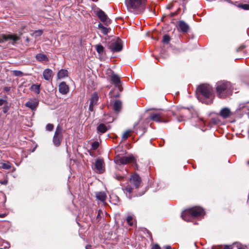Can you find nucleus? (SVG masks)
<instances>
[{
  "mask_svg": "<svg viewBox=\"0 0 249 249\" xmlns=\"http://www.w3.org/2000/svg\"><path fill=\"white\" fill-rule=\"evenodd\" d=\"M122 107V102L119 100H116L113 104V108L116 112L119 111Z\"/></svg>",
  "mask_w": 249,
  "mask_h": 249,
  "instance_id": "obj_25",
  "label": "nucleus"
},
{
  "mask_svg": "<svg viewBox=\"0 0 249 249\" xmlns=\"http://www.w3.org/2000/svg\"><path fill=\"white\" fill-rule=\"evenodd\" d=\"M4 216H5L4 214H0V217H4Z\"/></svg>",
  "mask_w": 249,
  "mask_h": 249,
  "instance_id": "obj_46",
  "label": "nucleus"
},
{
  "mask_svg": "<svg viewBox=\"0 0 249 249\" xmlns=\"http://www.w3.org/2000/svg\"><path fill=\"white\" fill-rule=\"evenodd\" d=\"M38 105V100L36 99H32L28 101L25 104V106L34 110L36 109V108Z\"/></svg>",
  "mask_w": 249,
  "mask_h": 249,
  "instance_id": "obj_12",
  "label": "nucleus"
},
{
  "mask_svg": "<svg viewBox=\"0 0 249 249\" xmlns=\"http://www.w3.org/2000/svg\"><path fill=\"white\" fill-rule=\"evenodd\" d=\"M103 164L104 161L102 159H97L96 160L94 166L95 168L97 170V171L99 173H102L103 171Z\"/></svg>",
  "mask_w": 249,
  "mask_h": 249,
  "instance_id": "obj_16",
  "label": "nucleus"
},
{
  "mask_svg": "<svg viewBox=\"0 0 249 249\" xmlns=\"http://www.w3.org/2000/svg\"><path fill=\"white\" fill-rule=\"evenodd\" d=\"M43 31L41 30H36L33 31L31 33V36L35 37L36 38L42 35Z\"/></svg>",
  "mask_w": 249,
  "mask_h": 249,
  "instance_id": "obj_28",
  "label": "nucleus"
},
{
  "mask_svg": "<svg viewBox=\"0 0 249 249\" xmlns=\"http://www.w3.org/2000/svg\"><path fill=\"white\" fill-rule=\"evenodd\" d=\"M59 91L62 94H66L69 91V87L65 82H62L59 85Z\"/></svg>",
  "mask_w": 249,
  "mask_h": 249,
  "instance_id": "obj_14",
  "label": "nucleus"
},
{
  "mask_svg": "<svg viewBox=\"0 0 249 249\" xmlns=\"http://www.w3.org/2000/svg\"><path fill=\"white\" fill-rule=\"evenodd\" d=\"M57 78L61 79L68 76V71L66 70L61 69L57 73Z\"/></svg>",
  "mask_w": 249,
  "mask_h": 249,
  "instance_id": "obj_24",
  "label": "nucleus"
},
{
  "mask_svg": "<svg viewBox=\"0 0 249 249\" xmlns=\"http://www.w3.org/2000/svg\"><path fill=\"white\" fill-rule=\"evenodd\" d=\"M62 127L58 125L53 137V142L55 146H59L63 139Z\"/></svg>",
  "mask_w": 249,
  "mask_h": 249,
  "instance_id": "obj_5",
  "label": "nucleus"
},
{
  "mask_svg": "<svg viewBox=\"0 0 249 249\" xmlns=\"http://www.w3.org/2000/svg\"><path fill=\"white\" fill-rule=\"evenodd\" d=\"M178 29L182 32H187L189 29V26L183 21H179L178 22Z\"/></svg>",
  "mask_w": 249,
  "mask_h": 249,
  "instance_id": "obj_19",
  "label": "nucleus"
},
{
  "mask_svg": "<svg viewBox=\"0 0 249 249\" xmlns=\"http://www.w3.org/2000/svg\"><path fill=\"white\" fill-rule=\"evenodd\" d=\"M96 197L97 199L102 202H104L107 198V195L104 192H99L96 193Z\"/></svg>",
  "mask_w": 249,
  "mask_h": 249,
  "instance_id": "obj_22",
  "label": "nucleus"
},
{
  "mask_svg": "<svg viewBox=\"0 0 249 249\" xmlns=\"http://www.w3.org/2000/svg\"><path fill=\"white\" fill-rule=\"evenodd\" d=\"M0 183L1 184H4V185H6L8 183V180L7 179H4V180L3 181H0Z\"/></svg>",
  "mask_w": 249,
  "mask_h": 249,
  "instance_id": "obj_42",
  "label": "nucleus"
},
{
  "mask_svg": "<svg viewBox=\"0 0 249 249\" xmlns=\"http://www.w3.org/2000/svg\"><path fill=\"white\" fill-rule=\"evenodd\" d=\"M111 80L112 82V83H114V84L115 85V86L118 87L119 88V89L121 91L122 89L120 87V77L116 74H113L111 76Z\"/></svg>",
  "mask_w": 249,
  "mask_h": 249,
  "instance_id": "obj_18",
  "label": "nucleus"
},
{
  "mask_svg": "<svg viewBox=\"0 0 249 249\" xmlns=\"http://www.w3.org/2000/svg\"><path fill=\"white\" fill-rule=\"evenodd\" d=\"M95 48L97 52L99 55H101L105 53V50L104 47L98 44L95 46Z\"/></svg>",
  "mask_w": 249,
  "mask_h": 249,
  "instance_id": "obj_26",
  "label": "nucleus"
},
{
  "mask_svg": "<svg viewBox=\"0 0 249 249\" xmlns=\"http://www.w3.org/2000/svg\"><path fill=\"white\" fill-rule=\"evenodd\" d=\"M198 93L201 94L204 98L203 100H201L202 103L206 104H211L214 98L213 88L211 86L206 85H202L199 86L196 90Z\"/></svg>",
  "mask_w": 249,
  "mask_h": 249,
  "instance_id": "obj_1",
  "label": "nucleus"
},
{
  "mask_svg": "<svg viewBox=\"0 0 249 249\" xmlns=\"http://www.w3.org/2000/svg\"><path fill=\"white\" fill-rule=\"evenodd\" d=\"M183 120V119H178V122H181Z\"/></svg>",
  "mask_w": 249,
  "mask_h": 249,
  "instance_id": "obj_49",
  "label": "nucleus"
},
{
  "mask_svg": "<svg viewBox=\"0 0 249 249\" xmlns=\"http://www.w3.org/2000/svg\"><path fill=\"white\" fill-rule=\"evenodd\" d=\"M126 221L128 224L131 226L134 225V221L133 217L132 216H128L126 218Z\"/></svg>",
  "mask_w": 249,
  "mask_h": 249,
  "instance_id": "obj_32",
  "label": "nucleus"
},
{
  "mask_svg": "<svg viewBox=\"0 0 249 249\" xmlns=\"http://www.w3.org/2000/svg\"><path fill=\"white\" fill-rule=\"evenodd\" d=\"M232 115L230 109L227 107L222 108L220 112V115L223 118L226 119Z\"/></svg>",
  "mask_w": 249,
  "mask_h": 249,
  "instance_id": "obj_17",
  "label": "nucleus"
},
{
  "mask_svg": "<svg viewBox=\"0 0 249 249\" xmlns=\"http://www.w3.org/2000/svg\"><path fill=\"white\" fill-rule=\"evenodd\" d=\"M241 7L244 10H249V4H243L242 5Z\"/></svg>",
  "mask_w": 249,
  "mask_h": 249,
  "instance_id": "obj_38",
  "label": "nucleus"
},
{
  "mask_svg": "<svg viewBox=\"0 0 249 249\" xmlns=\"http://www.w3.org/2000/svg\"><path fill=\"white\" fill-rule=\"evenodd\" d=\"M92 148L93 150H95L97 149V148L99 147V143L97 142H94L92 143Z\"/></svg>",
  "mask_w": 249,
  "mask_h": 249,
  "instance_id": "obj_36",
  "label": "nucleus"
},
{
  "mask_svg": "<svg viewBox=\"0 0 249 249\" xmlns=\"http://www.w3.org/2000/svg\"><path fill=\"white\" fill-rule=\"evenodd\" d=\"M53 128V125L51 124H48L46 125V129L48 131H52Z\"/></svg>",
  "mask_w": 249,
  "mask_h": 249,
  "instance_id": "obj_35",
  "label": "nucleus"
},
{
  "mask_svg": "<svg viewBox=\"0 0 249 249\" xmlns=\"http://www.w3.org/2000/svg\"><path fill=\"white\" fill-rule=\"evenodd\" d=\"M233 245H218L213 246L211 249H233Z\"/></svg>",
  "mask_w": 249,
  "mask_h": 249,
  "instance_id": "obj_21",
  "label": "nucleus"
},
{
  "mask_svg": "<svg viewBox=\"0 0 249 249\" xmlns=\"http://www.w3.org/2000/svg\"><path fill=\"white\" fill-rule=\"evenodd\" d=\"M170 40V36L168 35H165L163 37L162 41L165 43H168Z\"/></svg>",
  "mask_w": 249,
  "mask_h": 249,
  "instance_id": "obj_34",
  "label": "nucleus"
},
{
  "mask_svg": "<svg viewBox=\"0 0 249 249\" xmlns=\"http://www.w3.org/2000/svg\"><path fill=\"white\" fill-rule=\"evenodd\" d=\"M122 41L119 38L112 40L108 44V48L114 52H119L122 49Z\"/></svg>",
  "mask_w": 249,
  "mask_h": 249,
  "instance_id": "obj_6",
  "label": "nucleus"
},
{
  "mask_svg": "<svg viewBox=\"0 0 249 249\" xmlns=\"http://www.w3.org/2000/svg\"><path fill=\"white\" fill-rule=\"evenodd\" d=\"M146 0H125L127 10L136 14L141 13L144 9Z\"/></svg>",
  "mask_w": 249,
  "mask_h": 249,
  "instance_id": "obj_3",
  "label": "nucleus"
},
{
  "mask_svg": "<svg viewBox=\"0 0 249 249\" xmlns=\"http://www.w3.org/2000/svg\"><path fill=\"white\" fill-rule=\"evenodd\" d=\"M133 189V188L129 185H127L125 187V189H124L125 192H126V194H127V193L129 194V196H128V197L130 199L131 198V196H130V194L132 192ZM126 195L127 196V194H126Z\"/></svg>",
  "mask_w": 249,
  "mask_h": 249,
  "instance_id": "obj_30",
  "label": "nucleus"
},
{
  "mask_svg": "<svg viewBox=\"0 0 249 249\" xmlns=\"http://www.w3.org/2000/svg\"><path fill=\"white\" fill-rule=\"evenodd\" d=\"M9 107L8 106H5L3 108V112L4 113H7V112L8 111V110H9Z\"/></svg>",
  "mask_w": 249,
  "mask_h": 249,
  "instance_id": "obj_40",
  "label": "nucleus"
},
{
  "mask_svg": "<svg viewBox=\"0 0 249 249\" xmlns=\"http://www.w3.org/2000/svg\"><path fill=\"white\" fill-rule=\"evenodd\" d=\"M98 100V96L96 92H94L89 99L90 104L89 109L90 111L94 110V107L97 105Z\"/></svg>",
  "mask_w": 249,
  "mask_h": 249,
  "instance_id": "obj_11",
  "label": "nucleus"
},
{
  "mask_svg": "<svg viewBox=\"0 0 249 249\" xmlns=\"http://www.w3.org/2000/svg\"><path fill=\"white\" fill-rule=\"evenodd\" d=\"M204 210L200 207H195L183 211L181 217L186 221H190L192 218L198 217L203 215Z\"/></svg>",
  "mask_w": 249,
  "mask_h": 249,
  "instance_id": "obj_4",
  "label": "nucleus"
},
{
  "mask_svg": "<svg viewBox=\"0 0 249 249\" xmlns=\"http://www.w3.org/2000/svg\"><path fill=\"white\" fill-rule=\"evenodd\" d=\"M238 249H245L243 248H238Z\"/></svg>",
  "mask_w": 249,
  "mask_h": 249,
  "instance_id": "obj_50",
  "label": "nucleus"
},
{
  "mask_svg": "<svg viewBox=\"0 0 249 249\" xmlns=\"http://www.w3.org/2000/svg\"><path fill=\"white\" fill-rule=\"evenodd\" d=\"M165 249H171V247L170 246H166L164 247Z\"/></svg>",
  "mask_w": 249,
  "mask_h": 249,
  "instance_id": "obj_44",
  "label": "nucleus"
},
{
  "mask_svg": "<svg viewBox=\"0 0 249 249\" xmlns=\"http://www.w3.org/2000/svg\"><path fill=\"white\" fill-rule=\"evenodd\" d=\"M114 161L116 164H124L135 161L134 158L132 156H120L118 155L115 157Z\"/></svg>",
  "mask_w": 249,
  "mask_h": 249,
  "instance_id": "obj_7",
  "label": "nucleus"
},
{
  "mask_svg": "<svg viewBox=\"0 0 249 249\" xmlns=\"http://www.w3.org/2000/svg\"><path fill=\"white\" fill-rule=\"evenodd\" d=\"M216 90L218 96L224 98L230 95L232 92V86L229 82L220 81L216 83Z\"/></svg>",
  "mask_w": 249,
  "mask_h": 249,
  "instance_id": "obj_2",
  "label": "nucleus"
},
{
  "mask_svg": "<svg viewBox=\"0 0 249 249\" xmlns=\"http://www.w3.org/2000/svg\"><path fill=\"white\" fill-rule=\"evenodd\" d=\"M5 90H7V91H8L9 89H8V88H7L5 89Z\"/></svg>",
  "mask_w": 249,
  "mask_h": 249,
  "instance_id": "obj_51",
  "label": "nucleus"
},
{
  "mask_svg": "<svg viewBox=\"0 0 249 249\" xmlns=\"http://www.w3.org/2000/svg\"><path fill=\"white\" fill-rule=\"evenodd\" d=\"M98 28L101 29L102 33L104 35H107L108 33L109 29L104 27L101 23L98 24Z\"/></svg>",
  "mask_w": 249,
  "mask_h": 249,
  "instance_id": "obj_29",
  "label": "nucleus"
},
{
  "mask_svg": "<svg viewBox=\"0 0 249 249\" xmlns=\"http://www.w3.org/2000/svg\"><path fill=\"white\" fill-rule=\"evenodd\" d=\"M110 127V126L109 125H107L104 124H101L98 126L97 129L98 132L104 133L107 131Z\"/></svg>",
  "mask_w": 249,
  "mask_h": 249,
  "instance_id": "obj_20",
  "label": "nucleus"
},
{
  "mask_svg": "<svg viewBox=\"0 0 249 249\" xmlns=\"http://www.w3.org/2000/svg\"><path fill=\"white\" fill-rule=\"evenodd\" d=\"M167 8H168V9H170V8H171V7H167Z\"/></svg>",
  "mask_w": 249,
  "mask_h": 249,
  "instance_id": "obj_52",
  "label": "nucleus"
},
{
  "mask_svg": "<svg viewBox=\"0 0 249 249\" xmlns=\"http://www.w3.org/2000/svg\"><path fill=\"white\" fill-rule=\"evenodd\" d=\"M44 78L47 81H51L53 76V72L50 69H45L43 72Z\"/></svg>",
  "mask_w": 249,
  "mask_h": 249,
  "instance_id": "obj_15",
  "label": "nucleus"
},
{
  "mask_svg": "<svg viewBox=\"0 0 249 249\" xmlns=\"http://www.w3.org/2000/svg\"><path fill=\"white\" fill-rule=\"evenodd\" d=\"M36 60L38 61H48L49 60L47 56L43 53L37 54L36 56Z\"/></svg>",
  "mask_w": 249,
  "mask_h": 249,
  "instance_id": "obj_23",
  "label": "nucleus"
},
{
  "mask_svg": "<svg viewBox=\"0 0 249 249\" xmlns=\"http://www.w3.org/2000/svg\"><path fill=\"white\" fill-rule=\"evenodd\" d=\"M3 168L4 169H9L11 168V165L9 162L2 163L1 166H0V168Z\"/></svg>",
  "mask_w": 249,
  "mask_h": 249,
  "instance_id": "obj_33",
  "label": "nucleus"
},
{
  "mask_svg": "<svg viewBox=\"0 0 249 249\" xmlns=\"http://www.w3.org/2000/svg\"><path fill=\"white\" fill-rule=\"evenodd\" d=\"M138 124V123H136L134 125V128H135L137 125Z\"/></svg>",
  "mask_w": 249,
  "mask_h": 249,
  "instance_id": "obj_48",
  "label": "nucleus"
},
{
  "mask_svg": "<svg viewBox=\"0 0 249 249\" xmlns=\"http://www.w3.org/2000/svg\"><path fill=\"white\" fill-rule=\"evenodd\" d=\"M151 249H161V248L158 244H156L152 247Z\"/></svg>",
  "mask_w": 249,
  "mask_h": 249,
  "instance_id": "obj_39",
  "label": "nucleus"
},
{
  "mask_svg": "<svg viewBox=\"0 0 249 249\" xmlns=\"http://www.w3.org/2000/svg\"><path fill=\"white\" fill-rule=\"evenodd\" d=\"M130 182L133 184L136 188H137L141 183V178L137 174H134L132 175L130 178Z\"/></svg>",
  "mask_w": 249,
  "mask_h": 249,
  "instance_id": "obj_13",
  "label": "nucleus"
},
{
  "mask_svg": "<svg viewBox=\"0 0 249 249\" xmlns=\"http://www.w3.org/2000/svg\"><path fill=\"white\" fill-rule=\"evenodd\" d=\"M26 41L27 42H29L30 41V39L29 38V37H26Z\"/></svg>",
  "mask_w": 249,
  "mask_h": 249,
  "instance_id": "obj_45",
  "label": "nucleus"
},
{
  "mask_svg": "<svg viewBox=\"0 0 249 249\" xmlns=\"http://www.w3.org/2000/svg\"><path fill=\"white\" fill-rule=\"evenodd\" d=\"M123 177L122 176H116V178L118 180H120L121 178H123Z\"/></svg>",
  "mask_w": 249,
  "mask_h": 249,
  "instance_id": "obj_43",
  "label": "nucleus"
},
{
  "mask_svg": "<svg viewBox=\"0 0 249 249\" xmlns=\"http://www.w3.org/2000/svg\"><path fill=\"white\" fill-rule=\"evenodd\" d=\"M146 120H150L158 123L165 122L162 113L159 111L150 113L149 118Z\"/></svg>",
  "mask_w": 249,
  "mask_h": 249,
  "instance_id": "obj_8",
  "label": "nucleus"
},
{
  "mask_svg": "<svg viewBox=\"0 0 249 249\" xmlns=\"http://www.w3.org/2000/svg\"><path fill=\"white\" fill-rule=\"evenodd\" d=\"M0 249H2L0 248Z\"/></svg>",
  "mask_w": 249,
  "mask_h": 249,
  "instance_id": "obj_53",
  "label": "nucleus"
},
{
  "mask_svg": "<svg viewBox=\"0 0 249 249\" xmlns=\"http://www.w3.org/2000/svg\"><path fill=\"white\" fill-rule=\"evenodd\" d=\"M176 13H171V17H173L174 16V15H175Z\"/></svg>",
  "mask_w": 249,
  "mask_h": 249,
  "instance_id": "obj_47",
  "label": "nucleus"
},
{
  "mask_svg": "<svg viewBox=\"0 0 249 249\" xmlns=\"http://www.w3.org/2000/svg\"><path fill=\"white\" fill-rule=\"evenodd\" d=\"M13 73L16 76H20L22 75V72L19 71H14Z\"/></svg>",
  "mask_w": 249,
  "mask_h": 249,
  "instance_id": "obj_37",
  "label": "nucleus"
},
{
  "mask_svg": "<svg viewBox=\"0 0 249 249\" xmlns=\"http://www.w3.org/2000/svg\"><path fill=\"white\" fill-rule=\"evenodd\" d=\"M132 132V130H127L125 131L122 135V139L123 140H126L129 136L130 133Z\"/></svg>",
  "mask_w": 249,
  "mask_h": 249,
  "instance_id": "obj_31",
  "label": "nucleus"
},
{
  "mask_svg": "<svg viewBox=\"0 0 249 249\" xmlns=\"http://www.w3.org/2000/svg\"><path fill=\"white\" fill-rule=\"evenodd\" d=\"M97 15L101 21L105 25H108L111 23V20L108 18L107 15L103 11L101 10H99L97 12Z\"/></svg>",
  "mask_w": 249,
  "mask_h": 249,
  "instance_id": "obj_10",
  "label": "nucleus"
},
{
  "mask_svg": "<svg viewBox=\"0 0 249 249\" xmlns=\"http://www.w3.org/2000/svg\"><path fill=\"white\" fill-rule=\"evenodd\" d=\"M19 37L16 35H2L0 38V43H3L4 42L8 40H11L13 41L12 44H14L17 41L19 40Z\"/></svg>",
  "mask_w": 249,
  "mask_h": 249,
  "instance_id": "obj_9",
  "label": "nucleus"
},
{
  "mask_svg": "<svg viewBox=\"0 0 249 249\" xmlns=\"http://www.w3.org/2000/svg\"><path fill=\"white\" fill-rule=\"evenodd\" d=\"M40 85L33 84L31 86L30 89L31 90L38 94L40 93Z\"/></svg>",
  "mask_w": 249,
  "mask_h": 249,
  "instance_id": "obj_27",
  "label": "nucleus"
},
{
  "mask_svg": "<svg viewBox=\"0 0 249 249\" xmlns=\"http://www.w3.org/2000/svg\"><path fill=\"white\" fill-rule=\"evenodd\" d=\"M7 103V101L4 99H0V106Z\"/></svg>",
  "mask_w": 249,
  "mask_h": 249,
  "instance_id": "obj_41",
  "label": "nucleus"
}]
</instances>
